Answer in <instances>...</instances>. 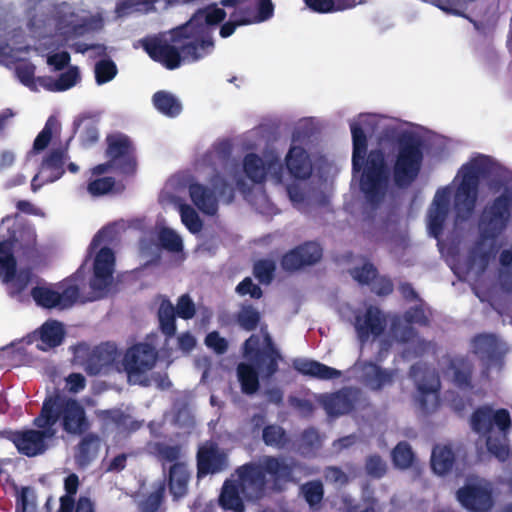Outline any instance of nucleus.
I'll list each match as a JSON object with an SVG mask.
<instances>
[{
    "instance_id": "c9c22d12",
    "label": "nucleus",
    "mask_w": 512,
    "mask_h": 512,
    "mask_svg": "<svg viewBox=\"0 0 512 512\" xmlns=\"http://www.w3.org/2000/svg\"><path fill=\"white\" fill-rule=\"evenodd\" d=\"M305 3L312 10L320 13L348 9L356 5L355 0H305Z\"/></svg>"
},
{
    "instance_id": "052dcab7",
    "label": "nucleus",
    "mask_w": 512,
    "mask_h": 512,
    "mask_svg": "<svg viewBox=\"0 0 512 512\" xmlns=\"http://www.w3.org/2000/svg\"><path fill=\"white\" fill-rule=\"evenodd\" d=\"M367 472L374 477H380L386 472V464L379 457H371L367 461Z\"/></svg>"
},
{
    "instance_id": "2eb2a0df",
    "label": "nucleus",
    "mask_w": 512,
    "mask_h": 512,
    "mask_svg": "<svg viewBox=\"0 0 512 512\" xmlns=\"http://www.w3.org/2000/svg\"><path fill=\"white\" fill-rule=\"evenodd\" d=\"M75 361L83 365L91 374H98L107 371L112 366L118 353L114 347H98L91 349L85 344L75 347Z\"/></svg>"
},
{
    "instance_id": "09e8293b",
    "label": "nucleus",
    "mask_w": 512,
    "mask_h": 512,
    "mask_svg": "<svg viewBox=\"0 0 512 512\" xmlns=\"http://www.w3.org/2000/svg\"><path fill=\"white\" fill-rule=\"evenodd\" d=\"M275 270V264L271 260H262L256 263L254 268L255 276L263 283H268Z\"/></svg>"
},
{
    "instance_id": "e433bc0d",
    "label": "nucleus",
    "mask_w": 512,
    "mask_h": 512,
    "mask_svg": "<svg viewBox=\"0 0 512 512\" xmlns=\"http://www.w3.org/2000/svg\"><path fill=\"white\" fill-rule=\"evenodd\" d=\"M364 374L366 383L371 389H379L391 381V375L381 371L374 364L367 365Z\"/></svg>"
},
{
    "instance_id": "49530a36",
    "label": "nucleus",
    "mask_w": 512,
    "mask_h": 512,
    "mask_svg": "<svg viewBox=\"0 0 512 512\" xmlns=\"http://www.w3.org/2000/svg\"><path fill=\"white\" fill-rule=\"evenodd\" d=\"M446 373L447 376L455 381L459 386H462L468 383L470 370L463 363H452Z\"/></svg>"
},
{
    "instance_id": "412c9836",
    "label": "nucleus",
    "mask_w": 512,
    "mask_h": 512,
    "mask_svg": "<svg viewBox=\"0 0 512 512\" xmlns=\"http://www.w3.org/2000/svg\"><path fill=\"white\" fill-rule=\"evenodd\" d=\"M321 256V248L315 243H308L287 253L282 259V266L289 271L297 270L316 263Z\"/></svg>"
},
{
    "instance_id": "ddd939ff",
    "label": "nucleus",
    "mask_w": 512,
    "mask_h": 512,
    "mask_svg": "<svg viewBox=\"0 0 512 512\" xmlns=\"http://www.w3.org/2000/svg\"><path fill=\"white\" fill-rule=\"evenodd\" d=\"M419 145L415 140L400 143L394 167L395 181L399 185H405L416 177L421 161Z\"/></svg>"
},
{
    "instance_id": "a878e982",
    "label": "nucleus",
    "mask_w": 512,
    "mask_h": 512,
    "mask_svg": "<svg viewBox=\"0 0 512 512\" xmlns=\"http://www.w3.org/2000/svg\"><path fill=\"white\" fill-rule=\"evenodd\" d=\"M383 322V317L377 308H368L364 316H357L355 320V328L359 338L363 341L368 339L370 335H379L383 330Z\"/></svg>"
},
{
    "instance_id": "864d4df0",
    "label": "nucleus",
    "mask_w": 512,
    "mask_h": 512,
    "mask_svg": "<svg viewBox=\"0 0 512 512\" xmlns=\"http://www.w3.org/2000/svg\"><path fill=\"white\" fill-rule=\"evenodd\" d=\"M205 344L217 353L225 352L228 347L226 339L220 337L217 332L209 333L205 339Z\"/></svg>"
},
{
    "instance_id": "dca6fc26",
    "label": "nucleus",
    "mask_w": 512,
    "mask_h": 512,
    "mask_svg": "<svg viewBox=\"0 0 512 512\" xmlns=\"http://www.w3.org/2000/svg\"><path fill=\"white\" fill-rule=\"evenodd\" d=\"M281 165L278 155L269 153L260 158L254 154L247 155L244 159L246 175L254 182H262L269 178L274 183H281Z\"/></svg>"
},
{
    "instance_id": "423d86ee",
    "label": "nucleus",
    "mask_w": 512,
    "mask_h": 512,
    "mask_svg": "<svg viewBox=\"0 0 512 512\" xmlns=\"http://www.w3.org/2000/svg\"><path fill=\"white\" fill-rule=\"evenodd\" d=\"M472 428L486 437L488 451L498 460L509 456L507 434L511 428L510 414L506 409L479 408L472 416Z\"/></svg>"
},
{
    "instance_id": "a18cd8bd",
    "label": "nucleus",
    "mask_w": 512,
    "mask_h": 512,
    "mask_svg": "<svg viewBox=\"0 0 512 512\" xmlns=\"http://www.w3.org/2000/svg\"><path fill=\"white\" fill-rule=\"evenodd\" d=\"M114 180L111 177L96 178L88 184V192L93 196H101L112 190Z\"/></svg>"
},
{
    "instance_id": "6e6d98bb",
    "label": "nucleus",
    "mask_w": 512,
    "mask_h": 512,
    "mask_svg": "<svg viewBox=\"0 0 512 512\" xmlns=\"http://www.w3.org/2000/svg\"><path fill=\"white\" fill-rule=\"evenodd\" d=\"M375 270L371 264L365 263L361 268L352 271V276L360 283H368L375 278Z\"/></svg>"
},
{
    "instance_id": "f704fd0d",
    "label": "nucleus",
    "mask_w": 512,
    "mask_h": 512,
    "mask_svg": "<svg viewBox=\"0 0 512 512\" xmlns=\"http://www.w3.org/2000/svg\"><path fill=\"white\" fill-rule=\"evenodd\" d=\"M188 482V472L186 467L181 464H175L170 470V490L176 497H182L186 493Z\"/></svg>"
},
{
    "instance_id": "4c0bfd02",
    "label": "nucleus",
    "mask_w": 512,
    "mask_h": 512,
    "mask_svg": "<svg viewBox=\"0 0 512 512\" xmlns=\"http://www.w3.org/2000/svg\"><path fill=\"white\" fill-rule=\"evenodd\" d=\"M175 308L169 301H163L159 308V321L162 331L167 335L175 332Z\"/></svg>"
},
{
    "instance_id": "7c9ffc66",
    "label": "nucleus",
    "mask_w": 512,
    "mask_h": 512,
    "mask_svg": "<svg viewBox=\"0 0 512 512\" xmlns=\"http://www.w3.org/2000/svg\"><path fill=\"white\" fill-rule=\"evenodd\" d=\"M80 79L79 71L76 67L69 68L58 80L50 78L39 79L42 87L50 91H64L74 86Z\"/></svg>"
},
{
    "instance_id": "473e14b6",
    "label": "nucleus",
    "mask_w": 512,
    "mask_h": 512,
    "mask_svg": "<svg viewBox=\"0 0 512 512\" xmlns=\"http://www.w3.org/2000/svg\"><path fill=\"white\" fill-rule=\"evenodd\" d=\"M59 133V123L54 118H49L42 131L37 135L32 151L28 154L30 159L35 153L44 150L53 137Z\"/></svg>"
},
{
    "instance_id": "c756f323",
    "label": "nucleus",
    "mask_w": 512,
    "mask_h": 512,
    "mask_svg": "<svg viewBox=\"0 0 512 512\" xmlns=\"http://www.w3.org/2000/svg\"><path fill=\"white\" fill-rule=\"evenodd\" d=\"M355 396L356 393L353 391H345L335 395L325 396L324 407L330 415L346 413L352 408L351 401Z\"/></svg>"
},
{
    "instance_id": "2f4dec72",
    "label": "nucleus",
    "mask_w": 512,
    "mask_h": 512,
    "mask_svg": "<svg viewBox=\"0 0 512 512\" xmlns=\"http://www.w3.org/2000/svg\"><path fill=\"white\" fill-rule=\"evenodd\" d=\"M454 456L451 449L445 445H438L433 449L431 465L435 473L442 475L449 471L453 465Z\"/></svg>"
},
{
    "instance_id": "3c124183",
    "label": "nucleus",
    "mask_w": 512,
    "mask_h": 512,
    "mask_svg": "<svg viewBox=\"0 0 512 512\" xmlns=\"http://www.w3.org/2000/svg\"><path fill=\"white\" fill-rule=\"evenodd\" d=\"M175 311L179 317L190 319L195 314V307L191 299L187 295H183L179 298Z\"/></svg>"
},
{
    "instance_id": "e2e57ef3",
    "label": "nucleus",
    "mask_w": 512,
    "mask_h": 512,
    "mask_svg": "<svg viewBox=\"0 0 512 512\" xmlns=\"http://www.w3.org/2000/svg\"><path fill=\"white\" fill-rule=\"evenodd\" d=\"M162 494H163V488L160 487L156 492H154L149 497V499L145 503H143L142 509L145 512H153L154 510H156L161 502Z\"/></svg>"
},
{
    "instance_id": "c03bdc74",
    "label": "nucleus",
    "mask_w": 512,
    "mask_h": 512,
    "mask_svg": "<svg viewBox=\"0 0 512 512\" xmlns=\"http://www.w3.org/2000/svg\"><path fill=\"white\" fill-rule=\"evenodd\" d=\"M16 72L20 81L26 86L31 87L32 89H37L38 85L42 87L41 83L37 80H34V66L29 63H20L16 67Z\"/></svg>"
},
{
    "instance_id": "5701e85b",
    "label": "nucleus",
    "mask_w": 512,
    "mask_h": 512,
    "mask_svg": "<svg viewBox=\"0 0 512 512\" xmlns=\"http://www.w3.org/2000/svg\"><path fill=\"white\" fill-rule=\"evenodd\" d=\"M33 340L40 350L46 351L61 344L64 338V327L60 322L47 321L33 333Z\"/></svg>"
},
{
    "instance_id": "37998d69",
    "label": "nucleus",
    "mask_w": 512,
    "mask_h": 512,
    "mask_svg": "<svg viewBox=\"0 0 512 512\" xmlns=\"http://www.w3.org/2000/svg\"><path fill=\"white\" fill-rule=\"evenodd\" d=\"M117 73L116 66L111 61H100L95 66V76L98 84L111 81Z\"/></svg>"
},
{
    "instance_id": "f8f14e48",
    "label": "nucleus",
    "mask_w": 512,
    "mask_h": 512,
    "mask_svg": "<svg viewBox=\"0 0 512 512\" xmlns=\"http://www.w3.org/2000/svg\"><path fill=\"white\" fill-rule=\"evenodd\" d=\"M101 27L102 19L99 16L88 17L86 14L66 13L57 20L54 37L63 45L76 47L78 52H85L88 47L78 45L75 39Z\"/></svg>"
},
{
    "instance_id": "393cba45",
    "label": "nucleus",
    "mask_w": 512,
    "mask_h": 512,
    "mask_svg": "<svg viewBox=\"0 0 512 512\" xmlns=\"http://www.w3.org/2000/svg\"><path fill=\"white\" fill-rule=\"evenodd\" d=\"M286 166L296 179H306L311 175L312 165L306 151L296 144L292 145L287 156Z\"/></svg>"
},
{
    "instance_id": "603ef678",
    "label": "nucleus",
    "mask_w": 512,
    "mask_h": 512,
    "mask_svg": "<svg viewBox=\"0 0 512 512\" xmlns=\"http://www.w3.org/2000/svg\"><path fill=\"white\" fill-rule=\"evenodd\" d=\"M156 0H123L119 10L123 13L125 10L148 11Z\"/></svg>"
},
{
    "instance_id": "c85d7f7f",
    "label": "nucleus",
    "mask_w": 512,
    "mask_h": 512,
    "mask_svg": "<svg viewBox=\"0 0 512 512\" xmlns=\"http://www.w3.org/2000/svg\"><path fill=\"white\" fill-rule=\"evenodd\" d=\"M189 193L193 203L204 213L214 214L217 210L216 199L202 185L193 183L189 185Z\"/></svg>"
},
{
    "instance_id": "bb28decb",
    "label": "nucleus",
    "mask_w": 512,
    "mask_h": 512,
    "mask_svg": "<svg viewBox=\"0 0 512 512\" xmlns=\"http://www.w3.org/2000/svg\"><path fill=\"white\" fill-rule=\"evenodd\" d=\"M161 202L163 204L173 203L175 207L179 210L181 215L182 223L187 227V229L192 233H197L202 228V223L193 208L190 206L183 204L180 200L170 197L169 193L165 191L161 195Z\"/></svg>"
},
{
    "instance_id": "6ab92c4d",
    "label": "nucleus",
    "mask_w": 512,
    "mask_h": 512,
    "mask_svg": "<svg viewBox=\"0 0 512 512\" xmlns=\"http://www.w3.org/2000/svg\"><path fill=\"white\" fill-rule=\"evenodd\" d=\"M67 160L66 151L60 149L51 151L43 160L39 172L31 181L32 190L36 192L43 185L58 180L64 173V165Z\"/></svg>"
},
{
    "instance_id": "4468645a",
    "label": "nucleus",
    "mask_w": 512,
    "mask_h": 512,
    "mask_svg": "<svg viewBox=\"0 0 512 512\" xmlns=\"http://www.w3.org/2000/svg\"><path fill=\"white\" fill-rule=\"evenodd\" d=\"M35 302L43 307L66 308L71 306L78 297V287L70 281L59 286L39 285L32 292Z\"/></svg>"
},
{
    "instance_id": "7ed1b4c3",
    "label": "nucleus",
    "mask_w": 512,
    "mask_h": 512,
    "mask_svg": "<svg viewBox=\"0 0 512 512\" xmlns=\"http://www.w3.org/2000/svg\"><path fill=\"white\" fill-rule=\"evenodd\" d=\"M489 167V159L485 156H476L462 166L455 177L454 185H458L454 193L452 187H445L435 194L428 213V230L437 237L448 212L452 194H454L455 210L458 218H466L474 208L476 200V187L478 177L485 173Z\"/></svg>"
},
{
    "instance_id": "20e7f679",
    "label": "nucleus",
    "mask_w": 512,
    "mask_h": 512,
    "mask_svg": "<svg viewBox=\"0 0 512 512\" xmlns=\"http://www.w3.org/2000/svg\"><path fill=\"white\" fill-rule=\"evenodd\" d=\"M290 468L277 459L264 457L259 465H246L237 471L236 478L225 482L220 495V503L224 509L234 512H243V498L248 500L259 499L264 491L265 485L273 481L275 486L278 482L290 475Z\"/></svg>"
},
{
    "instance_id": "79ce46f5",
    "label": "nucleus",
    "mask_w": 512,
    "mask_h": 512,
    "mask_svg": "<svg viewBox=\"0 0 512 512\" xmlns=\"http://www.w3.org/2000/svg\"><path fill=\"white\" fill-rule=\"evenodd\" d=\"M159 240L162 245L170 251L178 252L182 250V239L174 230L168 228L162 229L159 233Z\"/></svg>"
},
{
    "instance_id": "a211bd4d",
    "label": "nucleus",
    "mask_w": 512,
    "mask_h": 512,
    "mask_svg": "<svg viewBox=\"0 0 512 512\" xmlns=\"http://www.w3.org/2000/svg\"><path fill=\"white\" fill-rule=\"evenodd\" d=\"M52 400V414L57 420L54 409H60L64 429L69 433H81L87 427L85 413L80 404L72 399L62 400L59 396L48 398Z\"/></svg>"
},
{
    "instance_id": "0eeeda50",
    "label": "nucleus",
    "mask_w": 512,
    "mask_h": 512,
    "mask_svg": "<svg viewBox=\"0 0 512 512\" xmlns=\"http://www.w3.org/2000/svg\"><path fill=\"white\" fill-rule=\"evenodd\" d=\"M12 241L22 247H30L36 241V234L32 227H18L7 239L0 240V278L3 282H10L11 293H20L29 281L27 273L15 274V259L12 252Z\"/></svg>"
},
{
    "instance_id": "aec40b11",
    "label": "nucleus",
    "mask_w": 512,
    "mask_h": 512,
    "mask_svg": "<svg viewBox=\"0 0 512 512\" xmlns=\"http://www.w3.org/2000/svg\"><path fill=\"white\" fill-rule=\"evenodd\" d=\"M115 256L111 249L101 248L94 256L92 288L99 294L104 292L113 280Z\"/></svg>"
},
{
    "instance_id": "0e129e2a",
    "label": "nucleus",
    "mask_w": 512,
    "mask_h": 512,
    "mask_svg": "<svg viewBox=\"0 0 512 512\" xmlns=\"http://www.w3.org/2000/svg\"><path fill=\"white\" fill-rule=\"evenodd\" d=\"M178 344L182 351L189 352L195 347L196 340L191 334L184 333L178 337Z\"/></svg>"
},
{
    "instance_id": "cd10ccee",
    "label": "nucleus",
    "mask_w": 512,
    "mask_h": 512,
    "mask_svg": "<svg viewBox=\"0 0 512 512\" xmlns=\"http://www.w3.org/2000/svg\"><path fill=\"white\" fill-rule=\"evenodd\" d=\"M294 366L299 372L320 379H332L340 376L338 370L312 360H296Z\"/></svg>"
},
{
    "instance_id": "39448f33",
    "label": "nucleus",
    "mask_w": 512,
    "mask_h": 512,
    "mask_svg": "<svg viewBox=\"0 0 512 512\" xmlns=\"http://www.w3.org/2000/svg\"><path fill=\"white\" fill-rule=\"evenodd\" d=\"M244 356L248 362L238 366V379L245 393H254L258 388V376L254 366L262 373L271 375L276 370L278 355L272 346L269 335L261 331L251 336L245 343Z\"/></svg>"
},
{
    "instance_id": "338daca9",
    "label": "nucleus",
    "mask_w": 512,
    "mask_h": 512,
    "mask_svg": "<svg viewBox=\"0 0 512 512\" xmlns=\"http://www.w3.org/2000/svg\"><path fill=\"white\" fill-rule=\"evenodd\" d=\"M75 512H94V505L89 498L81 497L77 502Z\"/></svg>"
},
{
    "instance_id": "ea45409f",
    "label": "nucleus",
    "mask_w": 512,
    "mask_h": 512,
    "mask_svg": "<svg viewBox=\"0 0 512 512\" xmlns=\"http://www.w3.org/2000/svg\"><path fill=\"white\" fill-rule=\"evenodd\" d=\"M78 477L74 474L69 475L65 480V490L67 495L62 496L60 499V508L58 512H72V496L76 493L78 488Z\"/></svg>"
},
{
    "instance_id": "bf43d9fd",
    "label": "nucleus",
    "mask_w": 512,
    "mask_h": 512,
    "mask_svg": "<svg viewBox=\"0 0 512 512\" xmlns=\"http://www.w3.org/2000/svg\"><path fill=\"white\" fill-rule=\"evenodd\" d=\"M69 54L65 51L54 53L52 50L47 54V63L55 69H61L69 62Z\"/></svg>"
},
{
    "instance_id": "9d476101",
    "label": "nucleus",
    "mask_w": 512,
    "mask_h": 512,
    "mask_svg": "<svg viewBox=\"0 0 512 512\" xmlns=\"http://www.w3.org/2000/svg\"><path fill=\"white\" fill-rule=\"evenodd\" d=\"M156 361V349L149 343H139L128 349L122 364L129 383L149 385Z\"/></svg>"
},
{
    "instance_id": "1a4fd4ad",
    "label": "nucleus",
    "mask_w": 512,
    "mask_h": 512,
    "mask_svg": "<svg viewBox=\"0 0 512 512\" xmlns=\"http://www.w3.org/2000/svg\"><path fill=\"white\" fill-rule=\"evenodd\" d=\"M222 4L234 8L230 12V20L220 29V35L223 38L231 36L236 27L263 22L273 13V5L269 0L248 3L245 0H223Z\"/></svg>"
},
{
    "instance_id": "69168bd1",
    "label": "nucleus",
    "mask_w": 512,
    "mask_h": 512,
    "mask_svg": "<svg viewBox=\"0 0 512 512\" xmlns=\"http://www.w3.org/2000/svg\"><path fill=\"white\" fill-rule=\"evenodd\" d=\"M326 478L338 484H343L347 480L345 474L337 468H329L326 472Z\"/></svg>"
},
{
    "instance_id": "8fccbe9b",
    "label": "nucleus",
    "mask_w": 512,
    "mask_h": 512,
    "mask_svg": "<svg viewBox=\"0 0 512 512\" xmlns=\"http://www.w3.org/2000/svg\"><path fill=\"white\" fill-rule=\"evenodd\" d=\"M259 313L252 308H244L239 314V323L246 330H252L259 322Z\"/></svg>"
},
{
    "instance_id": "58836bf2",
    "label": "nucleus",
    "mask_w": 512,
    "mask_h": 512,
    "mask_svg": "<svg viewBox=\"0 0 512 512\" xmlns=\"http://www.w3.org/2000/svg\"><path fill=\"white\" fill-rule=\"evenodd\" d=\"M508 200L500 198L496 201L491 212H487L486 218L489 217V225L495 228H502L508 215Z\"/></svg>"
},
{
    "instance_id": "4be33fe9",
    "label": "nucleus",
    "mask_w": 512,
    "mask_h": 512,
    "mask_svg": "<svg viewBox=\"0 0 512 512\" xmlns=\"http://www.w3.org/2000/svg\"><path fill=\"white\" fill-rule=\"evenodd\" d=\"M226 465V455L213 443L203 445L198 452L199 476L220 471Z\"/></svg>"
},
{
    "instance_id": "774afa93",
    "label": "nucleus",
    "mask_w": 512,
    "mask_h": 512,
    "mask_svg": "<svg viewBox=\"0 0 512 512\" xmlns=\"http://www.w3.org/2000/svg\"><path fill=\"white\" fill-rule=\"evenodd\" d=\"M15 156L11 152H4L0 159V169L7 168L14 163Z\"/></svg>"
},
{
    "instance_id": "5fc2aeb1",
    "label": "nucleus",
    "mask_w": 512,
    "mask_h": 512,
    "mask_svg": "<svg viewBox=\"0 0 512 512\" xmlns=\"http://www.w3.org/2000/svg\"><path fill=\"white\" fill-rule=\"evenodd\" d=\"M284 433L280 427L269 426L263 431V439L268 445H279L282 443Z\"/></svg>"
},
{
    "instance_id": "6e6552de",
    "label": "nucleus",
    "mask_w": 512,
    "mask_h": 512,
    "mask_svg": "<svg viewBox=\"0 0 512 512\" xmlns=\"http://www.w3.org/2000/svg\"><path fill=\"white\" fill-rule=\"evenodd\" d=\"M56 419L52 414V400H46L39 417L35 419V424L44 429L42 432L28 430L15 432L12 435V441L19 452L27 456H35L46 450L45 439L54 436L55 431L52 426Z\"/></svg>"
},
{
    "instance_id": "de8ad7c7",
    "label": "nucleus",
    "mask_w": 512,
    "mask_h": 512,
    "mask_svg": "<svg viewBox=\"0 0 512 512\" xmlns=\"http://www.w3.org/2000/svg\"><path fill=\"white\" fill-rule=\"evenodd\" d=\"M302 492L306 501L311 505L319 503L323 496L322 485L319 482H311L303 486Z\"/></svg>"
},
{
    "instance_id": "9b49d317",
    "label": "nucleus",
    "mask_w": 512,
    "mask_h": 512,
    "mask_svg": "<svg viewBox=\"0 0 512 512\" xmlns=\"http://www.w3.org/2000/svg\"><path fill=\"white\" fill-rule=\"evenodd\" d=\"M133 148L129 139L124 135H112L108 138L106 163L95 166L92 169L94 176L119 172L129 175L136 170V161L132 154Z\"/></svg>"
},
{
    "instance_id": "f3484780",
    "label": "nucleus",
    "mask_w": 512,
    "mask_h": 512,
    "mask_svg": "<svg viewBox=\"0 0 512 512\" xmlns=\"http://www.w3.org/2000/svg\"><path fill=\"white\" fill-rule=\"evenodd\" d=\"M457 499L466 509L475 512H486L492 506L490 486L482 480L470 482L459 489Z\"/></svg>"
},
{
    "instance_id": "4d7b16f0",
    "label": "nucleus",
    "mask_w": 512,
    "mask_h": 512,
    "mask_svg": "<svg viewBox=\"0 0 512 512\" xmlns=\"http://www.w3.org/2000/svg\"><path fill=\"white\" fill-rule=\"evenodd\" d=\"M474 347L477 352H493L496 347V339L491 335H481L475 339Z\"/></svg>"
},
{
    "instance_id": "680f3d73",
    "label": "nucleus",
    "mask_w": 512,
    "mask_h": 512,
    "mask_svg": "<svg viewBox=\"0 0 512 512\" xmlns=\"http://www.w3.org/2000/svg\"><path fill=\"white\" fill-rule=\"evenodd\" d=\"M66 387L70 392H79L85 387V378L78 373L71 374L66 378Z\"/></svg>"
},
{
    "instance_id": "b1692460",
    "label": "nucleus",
    "mask_w": 512,
    "mask_h": 512,
    "mask_svg": "<svg viewBox=\"0 0 512 512\" xmlns=\"http://www.w3.org/2000/svg\"><path fill=\"white\" fill-rule=\"evenodd\" d=\"M414 377L418 382L417 401L424 410H434L439 403L437 394L439 388L438 379L433 374L425 375L423 380H420L417 374H414Z\"/></svg>"
},
{
    "instance_id": "f257e3e1",
    "label": "nucleus",
    "mask_w": 512,
    "mask_h": 512,
    "mask_svg": "<svg viewBox=\"0 0 512 512\" xmlns=\"http://www.w3.org/2000/svg\"><path fill=\"white\" fill-rule=\"evenodd\" d=\"M226 15V11L217 6L199 10L188 23L176 31L173 46L161 44L157 40H147L144 48L152 59L169 69L178 67L181 60L196 61L211 52L213 42L210 27L221 22Z\"/></svg>"
},
{
    "instance_id": "a19ab883",
    "label": "nucleus",
    "mask_w": 512,
    "mask_h": 512,
    "mask_svg": "<svg viewBox=\"0 0 512 512\" xmlns=\"http://www.w3.org/2000/svg\"><path fill=\"white\" fill-rule=\"evenodd\" d=\"M392 457L395 466L401 469L408 468L413 462V453L406 443L398 444L393 450Z\"/></svg>"
},
{
    "instance_id": "13d9d810",
    "label": "nucleus",
    "mask_w": 512,
    "mask_h": 512,
    "mask_svg": "<svg viewBox=\"0 0 512 512\" xmlns=\"http://www.w3.org/2000/svg\"><path fill=\"white\" fill-rule=\"evenodd\" d=\"M236 290L240 295L249 294L253 298H259L262 295L260 288L253 284L252 280L249 278L244 279L237 286Z\"/></svg>"
},
{
    "instance_id": "72a5a7b5",
    "label": "nucleus",
    "mask_w": 512,
    "mask_h": 512,
    "mask_svg": "<svg viewBox=\"0 0 512 512\" xmlns=\"http://www.w3.org/2000/svg\"><path fill=\"white\" fill-rule=\"evenodd\" d=\"M154 106L167 116H176L181 111L180 102L170 93L160 91L153 96Z\"/></svg>"
},
{
    "instance_id": "f03ea898",
    "label": "nucleus",
    "mask_w": 512,
    "mask_h": 512,
    "mask_svg": "<svg viewBox=\"0 0 512 512\" xmlns=\"http://www.w3.org/2000/svg\"><path fill=\"white\" fill-rule=\"evenodd\" d=\"M380 121L381 118L376 115L362 114L350 125L353 139L354 177H359L361 190L372 205L378 203L385 194L388 169L379 151L371 152L367 161L364 162L367 148L365 132L373 131Z\"/></svg>"
}]
</instances>
